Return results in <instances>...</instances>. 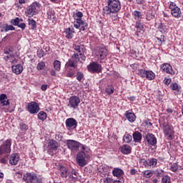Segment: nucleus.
I'll return each mask as SVG.
<instances>
[{
	"label": "nucleus",
	"mask_w": 183,
	"mask_h": 183,
	"mask_svg": "<svg viewBox=\"0 0 183 183\" xmlns=\"http://www.w3.org/2000/svg\"><path fill=\"white\" fill-rule=\"evenodd\" d=\"M89 159H91V149L82 144L81 151L76 154V161L79 167H85Z\"/></svg>",
	"instance_id": "1"
},
{
	"label": "nucleus",
	"mask_w": 183,
	"mask_h": 183,
	"mask_svg": "<svg viewBox=\"0 0 183 183\" xmlns=\"http://www.w3.org/2000/svg\"><path fill=\"white\" fill-rule=\"evenodd\" d=\"M108 5L103 8L104 15L110 16L111 14H117L121 11V1L119 0H108Z\"/></svg>",
	"instance_id": "2"
},
{
	"label": "nucleus",
	"mask_w": 183,
	"mask_h": 183,
	"mask_svg": "<svg viewBox=\"0 0 183 183\" xmlns=\"http://www.w3.org/2000/svg\"><path fill=\"white\" fill-rule=\"evenodd\" d=\"M59 174L61 178L66 179L67 181H76L78 178V172L76 170L73 169L71 171L65 166L59 167Z\"/></svg>",
	"instance_id": "3"
},
{
	"label": "nucleus",
	"mask_w": 183,
	"mask_h": 183,
	"mask_svg": "<svg viewBox=\"0 0 183 183\" xmlns=\"http://www.w3.org/2000/svg\"><path fill=\"white\" fill-rule=\"evenodd\" d=\"M41 4L37 1L32 3V4L30 5L26 11V16L31 18L34 15H36V14L41 11Z\"/></svg>",
	"instance_id": "4"
},
{
	"label": "nucleus",
	"mask_w": 183,
	"mask_h": 183,
	"mask_svg": "<svg viewBox=\"0 0 183 183\" xmlns=\"http://www.w3.org/2000/svg\"><path fill=\"white\" fill-rule=\"evenodd\" d=\"M163 132L167 139L171 141L174 138L175 132H174V127L167 123L163 124Z\"/></svg>",
	"instance_id": "5"
},
{
	"label": "nucleus",
	"mask_w": 183,
	"mask_h": 183,
	"mask_svg": "<svg viewBox=\"0 0 183 183\" xmlns=\"http://www.w3.org/2000/svg\"><path fill=\"white\" fill-rule=\"evenodd\" d=\"M23 179L27 183H41V179H39V178H38L36 174L34 172L24 174L23 176Z\"/></svg>",
	"instance_id": "6"
},
{
	"label": "nucleus",
	"mask_w": 183,
	"mask_h": 183,
	"mask_svg": "<svg viewBox=\"0 0 183 183\" xmlns=\"http://www.w3.org/2000/svg\"><path fill=\"white\" fill-rule=\"evenodd\" d=\"M11 145H12V140L11 139L4 142L3 144L0 147V155L11 154Z\"/></svg>",
	"instance_id": "7"
},
{
	"label": "nucleus",
	"mask_w": 183,
	"mask_h": 183,
	"mask_svg": "<svg viewBox=\"0 0 183 183\" xmlns=\"http://www.w3.org/2000/svg\"><path fill=\"white\" fill-rule=\"evenodd\" d=\"M140 163L142 164L144 168H155L157 164H158V159L155 158H151L149 159H142Z\"/></svg>",
	"instance_id": "8"
},
{
	"label": "nucleus",
	"mask_w": 183,
	"mask_h": 183,
	"mask_svg": "<svg viewBox=\"0 0 183 183\" xmlns=\"http://www.w3.org/2000/svg\"><path fill=\"white\" fill-rule=\"evenodd\" d=\"M81 104V99L78 96H71L69 99L68 107L72 109H76Z\"/></svg>",
	"instance_id": "9"
},
{
	"label": "nucleus",
	"mask_w": 183,
	"mask_h": 183,
	"mask_svg": "<svg viewBox=\"0 0 183 183\" xmlns=\"http://www.w3.org/2000/svg\"><path fill=\"white\" fill-rule=\"evenodd\" d=\"M95 55L100 59V62H102L107 56H108V49L105 46H102L97 49L95 51Z\"/></svg>",
	"instance_id": "10"
},
{
	"label": "nucleus",
	"mask_w": 183,
	"mask_h": 183,
	"mask_svg": "<svg viewBox=\"0 0 183 183\" xmlns=\"http://www.w3.org/2000/svg\"><path fill=\"white\" fill-rule=\"evenodd\" d=\"M87 69L89 72H92L93 74H99L101 71H102V66L101 64H98L97 61H94L90 63L87 66Z\"/></svg>",
	"instance_id": "11"
},
{
	"label": "nucleus",
	"mask_w": 183,
	"mask_h": 183,
	"mask_svg": "<svg viewBox=\"0 0 183 183\" xmlns=\"http://www.w3.org/2000/svg\"><path fill=\"white\" fill-rule=\"evenodd\" d=\"M82 49V48H81V46H74V51H76V52L78 53H74L71 58L73 59H75L76 61H85V59H86V57L82 54V52H81V50Z\"/></svg>",
	"instance_id": "12"
},
{
	"label": "nucleus",
	"mask_w": 183,
	"mask_h": 183,
	"mask_svg": "<svg viewBox=\"0 0 183 183\" xmlns=\"http://www.w3.org/2000/svg\"><path fill=\"white\" fill-rule=\"evenodd\" d=\"M66 145L69 149H71L72 152H75V151H79L80 145L82 147L83 144L75 140H67Z\"/></svg>",
	"instance_id": "13"
},
{
	"label": "nucleus",
	"mask_w": 183,
	"mask_h": 183,
	"mask_svg": "<svg viewBox=\"0 0 183 183\" xmlns=\"http://www.w3.org/2000/svg\"><path fill=\"white\" fill-rule=\"evenodd\" d=\"M39 104L35 102H31L27 104V111L31 114H38L40 111Z\"/></svg>",
	"instance_id": "14"
},
{
	"label": "nucleus",
	"mask_w": 183,
	"mask_h": 183,
	"mask_svg": "<svg viewBox=\"0 0 183 183\" xmlns=\"http://www.w3.org/2000/svg\"><path fill=\"white\" fill-rule=\"evenodd\" d=\"M66 128L68 131H71V129H76V127H78V122L74 118H68L65 121Z\"/></svg>",
	"instance_id": "15"
},
{
	"label": "nucleus",
	"mask_w": 183,
	"mask_h": 183,
	"mask_svg": "<svg viewBox=\"0 0 183 183\" xmlns=\"http://www.w3.org/2000/svg\"><path fill=\"white\" fill-rule=\"evenodd\" d=\"M74 26L80 31H86L88 29V23L83 20H77V21L74 22Z\"/></svg>",
	"instance_id": "16"
},
{
	"label": "nucleus",
	"mask_w": 183,
	"mask_h": 183,
	"mask_svg": "<svg viewBox=\"0 0 183 183\" xmlns=\"http://www.w3.org/2000/svg\"><path fill=\"white\" fill-rule=\"evenodd\" d=\"M160 69L163 72H166V74H169V75H175V71L172 69V66L168 63L162 64L160 66Z\"/></svg>",
	"instance_id": "17"
},
{
	"label": "nucleus",
	"mask_w": 183,
	"mask_h": 183,
	"mask_svg": "<svg viewBox=\"0 0 183 183\" xmlns=\"http://www.w3.org/2000/svg\"><path fill=\"white\" fill-rule=\"evenodd\" d=\"M79 61H76L75 59L74 60L69 59L68 61L65 64V69L66 71H72V69H75L78 65L76 64V62Z\"/></svg>",
	"instance_id": "18"
},
{
	"label": "nucleus",
	"mask_w": 183,
	"mask_h": 183,
	"mask_svg": "<svg viewBox=\"0 0 183 183\" xmlns=\"http://www.w3.org/2000/svg\"><path fill=\"white\" fill-rule=\"evenodd\" d=\"M64 34L67 39H72L74 37V34H75V29H74V26L64 29Z\"/></svg>",
	"instance_id": "19"
},
{
	"label": "nucleus",
	"mask_w": 183,
	"mask_h": 183,
	"mask_svg": "<svg viewBox=\"0 0 183 183\" xmlns=\"http://www.w3.org/2000/svg\"><path fill=\"white\" fill-rule=\"evenodd\" d=\"M146 139L149 145L154 146L157 144V137H155V135H154L153 134L148 133L146 135Z\"/></svg>",
	"instance_id": "20"
},
{
	"label": "nucleus",
	"mask_w": 183,
	"mask_h": 183,
	"mask_svg": "<svg viewBox=\"0 0 183 183\" xmlns=\"http://www.w3.org/2000/svg\"><path fill=\"white\" fill-rule=\"evenodd\" d=\"M19 162V155L16 153L11 154L9 157V164L16 165Z\"/></svg>",
	"instance_id": "21"
},
{
	"label": "nucleus",
	"mask_w": 183,
	"mask_h": 183,
	"mask_svg": "<svg viewBox=\"0 0 183 183\" xmlns=\"http://www.w3.org/2000/svg\"><path fill=\"white\" fill-rule=\"evenodd\" d=\"M12 72L16 75H20L24 71V66L21 64L13 65L11 66Z\"/></svg>",
	"instance_id": "22"
},
{
	"label": "nucleus",
	"mask_w": 183,
	"mask_h": 183,
	"mask_svg": "<svg viewBox=\"0 0 183 183\" xmlns=\"http://www.w3.org/2000/svg\"><path fill=\"white\" fill-rule=\"evenodd\" d=\"M124 115L129 122H135V119H137V116H135V114L130 112L129 111H127Z\"/></svg>",
	"instance_id": "23"
},
{
	"label": "nucleus",
	"mask_w": 183,
	"mask_h": 183,
	"mask_svg": "<svg viewBox=\"0 0 183 183\" xmlns=\"http://www.w3.org/2000/svg\"><path fill=\"white\" fill-rule=\"evenodd\" d=\"M171 14L172 16H174V18H181L182 16V12L181 11V9L179 7H176L175 9L171 10Z\"/></svg>",
	"instance_id": "24"
},
{
	"label": "nucleus",
	"mask_w": 183,
	"mask_h": 183,
	"mask_svg": "<svg viewBox=\"0 0 183 183\" xmlns=\"http://www.w3.org/2000/svg\"><path fill=\"white\" fill-rule=\"evenodd\" d=\"M0 102L3 107H6L9 105V100L8 99L6 94H1L0 95Z\"/></svg>",
	"instance_id": "25"
},
{
	"label": "nucleus",
	"mask_w": 183,
	"mask_h": 183,
	"mask_svg": "<svg viewBox=\"0 0 183 183\" xmlns=\"http://www.w3.org/2000/svg\"><path fill=\"white\" fill-rule=\"evenodd\" d=\"M120 151L124 155H128L131 153V147L128 144H124L120 147Z\"/></svg>",
	"instance_id": "26"
},
{
	"label": "nucleus",
	"mask_w": 183,
	"mask_h": 183,
	"mask_svg": "<svg viewBox=\"0 0 183 183\" xmlns=\"http://www.w3.org/2000/svg\"><path fill=\"white\" fill-rule=\"evenodd\" d=\"M112 174L114 177L121 178V177L124 175V170L119 168H114L112 171Z\"/></svg>",
	"instance_id": "27"
},
{
	"label": "nucleus",
	"mask_w": 183,
	"mask_h": 183,
	"mask_svg": "<svg viewBox=\"0 0 183 183\" xmlns=\"http://www.w3.org/2000/svg\"><path fill=\"white\" fill-rule=\"evenodd\" d=\"M132 16L136 21H141L142 19V13L135 10L132 12Z\"/></svg>",
	"instance_id": "28"
},
{
	"label": "nucleus",
	"mask_w": 183,
	"mask_h": 183,
	"mask_svg": "<svg viewBox=\"0 0 183 183\" xmlns=\"http://www.w3.org/2000/svg\"><path fill=\"white\" fill-rule=\"evenodd\" d=\"M48 147L50 149H52L53 151H56L58 149V142H56L54 140H50Z\"/></svg>",
	"instance_id": "29"
},
{
	"label": "nucleus",
	"mask_w": 183,
	"mask_h": 183,
	"mask_svg": "<svg viewBox=\"0 0 183 183\" xmlns=\"http://www.w3.org/2000/svg\"><path fill=\"white\" fill-rule=\"evenodd\" d=\"M47 18L51 21H55L56 19V16H55V11L51 9H49L47 11Z\"/></svg>",
	"instance_id": "30"
},
{
	"label": "nucleus",
	"mask_w": 183,
	"mask_h": 183,
	"mask_svg": "<svg viewBox=\"0 0 183 183\" xmlns=\"http://www.w3.org/2000/svg\"><path fill=\"white\" fill-rule=\"evenodd\" d=\"M4 59L6 61H9L11 64H16L18 62V59L15 58V54H11V56H6L4 57Z\"/></svg>",
	"instance_id": "31"
},
{
	"label": "nucleus",
	"mask_w": 183,
	"mask_h": 183,
	"mask_svg": "<svg viewBox=\"0 0 183 183\" xmlns=\"http://www.w3.org/2000/svg\"><path fill=\"white\" fill-rule=\"evenodd\" d=\"M133 139L135 142H139L142 139V134L139 132H135L133 133Z\"/></svg>",
	"instance_id": "32"
},
{
	"label": "nucleus",
	"mask_w": 183,
	"mask_h": 183,
	"mask_svg": "<svg viewBox=\"0 0 183 183\" xmlns=\"http://www.w3.org/2000/svg\"><path fill=\"white\" fill-rule=\"evenodd\" d=\"M1 32H4V29L5 32H8V31H15V27L12 25L3 24Z\"/></svg>",
	"instance_id": "33"
},
{
	"label": "nucleus",
	"mask_w": 183,
	"mask_h": 183,
	"mask_svg": "<svg viewBox=\"0 0 183 183\" xmlns=\"http://www.w3.org/2000/svg\"><path fill=\"white\" fill-rule=\"evenodd\" d=\"M149 81H152V79H155V73L152 71L147 70L146 72V77Z\"/></svg>",
	"instance_id": "34"
},
{
	"label": "nucleus",
	"mask_w": 183,
	"mask_h": 183,
	"mask_svg": "<svg viewBox=\"0 0 183 183\" xmlns=\"http://www.w3.org/2000/svg\"><path fill=\"white\" fill-rule=\"evenodd\" d=\"M115 91V89L114 88V86L109 85L105 89V92L107 94V95H112Z\"/></svg>",
	"instance_id": "35"
},
{
	"label": "nucleus",
	"mask_w": 183,
	"mask_h": 183,
	"mask_svg": "<svg viewBox=\"0 0 183 183\" xmlns=\"http://www.w3.org/2000/svg\"><path fill=\"white\" fill-rule=\"evenodd\" d=\"M37 117H38V119H39L40 121H45V119H46L47 115L45 112L41 111L38 113Z\"/></svg>",
	"instance_id": "36"
},
{
	"label": "nucleus",
	"mask_w": 183,
	"mask_h": 183,
	"mask_svg": "<svg viewBox=\"0 0 183 183\" xmlns=\"http://www.w3.org/2000/svg\"><path fill=\"white\" fill-rule=\"evenodd\" d=\"M123 141L124 142H126V144H129V142L132 141V136L128 133H126L123 137Z\"/></svg>",
	"instance_id": "37"
},
{
	"label": "nucleus",
	"mask_w": 183,
	"mask_h": 183,
	"mask_svg": "<svg viewBox=\"0 0 183 183\" xmlns=\"http://www.w3.org/2000/svg\"><path fill=\"white\" fill-rule=\"evenodd\" d=\"M135 28L139 32H141V31H144V25L142 24L141 21H136Z\"/></svg>",
	"instance_id": "38"
},
{
	"label": "nucleus",
	"mask_w": 183,
	"mask_h": 183,
	"mask_svg": "<svg viewBox=\"0 0 183 183\" xmlns=\"http://www.w3.org/2000/svg\"><path fill=\"white\" fill-rule=\"evenodd\" d=\"M29 25L30 26L31 29H36V21L32 19H28Z\"/></svg>",
	"instance_id": "39"
},
{
	"label": "nucleus",
	"mask_w": 183,
	"mask_h": 183,
	"mask_svg": "<svg viewBox=\"0 0 183 183\" xmlns=\"http://www.w3.org/2000/svg\"><path fill=\"white\" fill-rule=\"evenodd\" d=\"M142 174L143 177H144L145 178H151V177L154 175V172H152V170H145L142 172Z\"/></svg>",
	"instance_id": "40"
},
{
	"label": "nucleus",
	"mask_w": 183,
	"mask_h": 183,
	"mask_svg": "<svg viewBox=\"0 0 183 183\" xmlns=\"http://www.w3.org/2000/svg\"><path fill=\"white\" fill-rule=\"evenodd\" d=\"M157 28L162 34H165V32H167V26L162 23L159 24Z\"/></svg>",
	"instance_id": "41"
},
{
	"label": "nucleus",
	"mask_w": 183,
	"mask_h": 183,
	"mask_svg": "<svg viewBox=\"0 0 183 183\" xmlns=\"http://www.w3.org/2000/svg\"><path fill=\"white\" fill-rule=\"evenodd\" d=\"M73 16L75 19L74 22H77V21L82 20L81 18H82V16H84V14H82V12L79 11V12L76 13V14H74Z\"/></svg>",
	"instance_id": "42"
},
{
	"label": "nucleus",
	"mask_w": 183,
	"mask_h": 183,
	"mask_svg": "<svg viewBox=\"0 0 183 183\" xmlns=\"http://www.w3.org/2000/svg\"><path fill=\"white\" fill-rule=\"evenodd\" d=\"M53 65L56 71H61V61L59 60L54 61Z\"/></svg>",
	"instance_id": "43"
},
{
	"label": "nucleus",
	"mask_w": 183,
	"mask_h": 183,
	"mask_svg": "<svg viewBox=\"0 0 183 183\" xmlns=\"http://www.w3.org/2000/svg\"><path fill=\"white\" fill-rule=\"evenodd\" d=\"M171 89L173 91H177V92H181V87L178 86V84L174 83L170 85Z\"/></svg>",
	"instance_id": "44"
},
{
	"label": "nucleus",
	"mask_w": 183,
	"mask_h": 183,
	"mask_svg": "<svg viewBox=\"0 0 183 183\" xmlns=\"http://www.w3.org/2000/svg\"><path fill=\"white\" fill-rule=\"evenodd\" d=\"M45 66H46L45 62L40 61L37 64L36 69H37V71H42V69H44V68H45Z\"/></svg>",
	"instance_id": "45"
},
{
	"label": "nucleus",
	"mask_w": 183,
	"mask_h": 183,
	"mask_svg": "<svg viewBox=\"0 0 183 183\" xmlns=\"http://www.w3.org/2000/svg\"><path fill=\"white\" fill-rule=\"evenodd\" d=\"M157 44L159 45H162V44H165V36H160V37H157Z\"/></svg>",
	"instance_id": "46"
},
{
	"label": "nucleus",
	"mask_w": 183,
	"mask_h": 183,
	"mask_svg": "<svg viewBox=\"0 0 183 183\" xmlns=\"http://www.w3.org/2000/svg\"><path fill=\"white\" fill-rule=\"evenodd\" d=\"M155 175L157 178H161L162 177H164V170L162 169H157L155 171Z\"/></svg>",
	"instance_id": "47"
},
{
	"label": "nucleus",
	"mask_w": 183,
	"mask_h": 183,
	"mask_svg": "<svg viewBox=\"0 0 183 183\" xmlns=\"http://www.w3.org/2000/svg\"><path fill=\"white\" fill-rule=\"evenodd\" d=\"M147 70H145V69H139L137 74L142 78H145L147 75Z\"/></svg>",
	"instance_id": "48"
},
{
	"label": "nucleus",
	"mask_w": 183,
	"mask_h": 183,
	"mask_svg": "<svg viewBox=\"0 0 183 183\" xmlns=\"http://www.w3.org/2000/svg\"><path fill=\"white\" fill-rule=\"evenodd\" d=\"M8 51H6L4 54H7V56H11V55H14V47L10 46L7 49Z\"/></svg>",
	"instance_id": "49"
},
{
	"label": "nucleus",
	"mask_w": 183,
	"mask_h": 183,
	"mask_svg": "<svg viewBox=\"0 0 183 183\" xmlns=\"http://www.w3.org/2000/svg\"><path fill=\"white\" fill-rule=\"evenodd\" d=\"M162 183H171V177H169V176H168V175L164 176L162 179Z\"/></svg>",
	"instance_id": "50"
},
{
	"label": "nucleus",
	"mask_w": 183,
	"mask_h": 183,
	"mask_svg": "<svg viewBox=\"0 0 183 183\" xmlns=\"http://www.w3.org/2000/svg\"><path fill=\"white\" fill-rule=\"evenodd\" d=\"M172 172H177L178 171V163H173L170 167Z\"/></svg>",
	"instance_id": "51"
},
{
	"label": "nucleus",
	"mask_w": 183,
	"mask_h": 183,
	"mask_svg": "<svg viewBox=\"0 0 183 183\" xmlns=\"http://www.w3.org/2000/svg\"><path fill=\"white\" fill-rule=\"evenodd\" d=\"M11 23L15 26H18L19 25V18L16 17L14 19H11Z\"/></svg>",
	"instance_id": "52"
},
{
	"label": "nucleus",
	"mask_w": 183,
	"mask_h": 183,
	"mask_svg": "<svg viewBox=\"0 0 183 183\" xmlns=\"http://www.w3.org/2000/svg\"><path fill=\"white\" fill-rule=\"evenodd\" d=\"M84 78V74L81 71H78L76 74V79L77 81H82V79Z\"/></svg>",
	"instance_id": "53"
},
{
	"label": "nucleus",
	"mask_w": 183,
	"mask_h": 183,
	"mask_svg": "<svg viewBox=\"0 0 183 183\" xmlns=\"http://www.w3.org/2000/svg\"><path fill=\"white\" fill-rule=\"evenodd\" d=\"M20 129L21 131H26L28 130V125L24 124V123H21L20 124Z\"/></svg>",
	"instance_id": "54"
},
{
	"label": "nucleus",
	"mask_w": 183,
	"mask_h": 183,
	"mask_svg": "<svg viewBox=\"0 0 183 183\" xmlns=\"http://www.w3.org/2000/svg\"><path fill=\"white\" fill-rule=\"evenodd\" d=\"M164 84L165 85H169V84H171V82H172V79H171V78H167L166 77L164 81H163Z\"/></svg>",
	"instance_id": "55"
},
{
	"label": "nucleus",
	"mask_w": 183,
	"mask_h": 183,
	"mask_svg": "<svg viewBox=\"0 0 183 183\" xmlns=\"http://www.w3.org/2000/svg\"><path fill=\"white\" fill-rule=\"evenodd\" d=\"M169 8L171 9V11H172V9L178 8V6H177V4L174 2H170Z\"/></svg>",
	"instance_id": "56"
},
{
	"label": "nucleus",
	"mask_w": 183,
	"mask_h": 183,
	"mask_svg": "<svg viewBox=\"0 0 183 183\" xmlns=\"http://www.w3.org/2000/svg\"><path fill=\"white\" fill-rule=\"evenodd\" d=\"M104 183H114V179L110 177H107L104 179Z\"/></svg>",
	"instance_id": "57"
},
{
	"label": "nucleus",
	"mask_w": 183,
	"mask_h": 183,
	"mask_svg": "<svg viewBox=\"0 0 183 183\" xmlns=\"http://www.w3.org/2000/svg\"><path fill=\"white\" fill-rule=\"evenodd\" d=\"M67 71V74H66V76L69 77V78H72V76H74V75H75V73L74 71H71L69 70H66Z\"/></svg>",
	"instance_id": "58"
},
{
	"label": "nucleus",
	"mask_w": 183,
	"mask_h": 183,
	"mask_svg": "<svg viewBox=\"0 0 183 183\" xmlns=\"http://www.w3.org/2000/svg\"><path fill=\"white\" fill-rule=\"evenodd\" d=\"M17 26H19V28H21V29H25V28L26 27V24H25V23H21L20 24L17 25Z\"/></svg>",
	"instance_id": "59"
},
{
	"label": "nucleus",
	"mask_w": 183,
	"mask_h": 183,
	"mask_svg": "<svg viewBox=\"0 0 183 183\" xmlns=\"http://www.w3.org/2000/svg\"><path fill=\"white\" fill-rule=\"evenodd\" d=\"M131 175H136V174H138V171L135 169H132L130 170Z\"/></svg>",
	"instance_id": "60"
},
{
	"label": "nucleus",
	"mask_w": 183,
	"mask_h": 183,
	"mask_svg": "<svg viewBox=\"0 0 183 183\" xmlns=\"http://www.w3.org/2000/svg\"><path fill=\"white\" fill-rule=\"evenodd\" d=\"M47 88H48V85L46 84H42L41 86V91H46Z\"/></svg>",
	"instance_id": "61"
},
{
	"label": "nucleus",
	"mask_w": 183,
	"mask_h": 183,
	"mask_svg": "<svg viewBox=\"0 0 183 183\" xmlns=\"http://www.w3.org/2000/svg\"><path fill=\"white\" fill-rule=\"evenodd\" d=\"M113 183H124V181L122 179H119V180H113Z\"/></svg>",
	"instance_id": "62"
},
{
	"label": "nucleus",
	"mask_w": 183,
	"mask_h": 183,
	"mask_svg": "<svg viewBox=\"0 0 183 183\" xmlns=\"http://www.w3.org/2000/svg\"><path fill=\"white\" fill-rule=\"evenodd\" d=\"M0 162L1 164H6V159L2 158V159H0Z\"/></svg>",
	"instance_id": "63"
},
{
	"label": "nucleus",
	"mask_w": 183,
	"mask_h": 183,
	"mask_svg": "<svg viewBox=\"0 0 183 183\" xmlns=\"http://www.w3.org/2000/svg\"><path fill=\"white\" fill-rule=\"evenodd\" d=\"M25 2H26V0H19V4H25Z\"/></svg>",
	"instance_id": "64"
}]
</instances>
